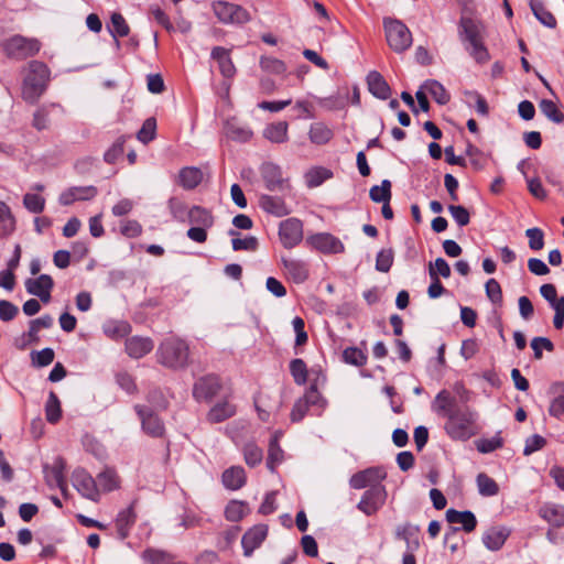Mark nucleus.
Returning <instances> with one entry per match:
<instances>
[{
  "label": "nucleus",
  "instance_id": "f257e3e1",
  "mask_svg": "<svg viewBox=\"0 0 564 564\" xmlns=\"http://www.w3.org/2000/svg\"><path fill=\"white\" fill-rule=\"evenodd\" d=\"M479 413L470 406H460L445 419L444 431L452 441L466 442L479 434Z\"/></svg>",
  "mask_w": 564,
  "mask_h": 564
},
{
  "label": "nucleus",
  "instance_id": "f03ea898",
  "mask_svg": "<svg viewBox=\"0 0 564 564\" xmlns=\"http://www.w3.org/2000/svg\"><path fill=\"white\" fill-rule=\"evenodd\" d=\"M50 78L51 70L45 63L31 61L28 64V74L22 84V98L28 104H36L46 90Z\"/></svg>",
  "mask_w": 564,
  "mask_h": 564
},
{
  "label": "nucleus",
  "instance_id": "7ed1b4c3",
  "mask_svg": "<svg viewBox=\"0 0 564 564\" xmlns=\"http://www.w3.org/2000/svg\"><path fill=\"white\" fill-rule=\"evenodd\" d=\"M189 348L185 340L177 337H167L159 346L158 361L171 369H182L188 362Z\"/></svg>",
  "mask_w": 564,
  "mask_h": 564
},
{
  "label": "nucleus",
  "instance_id": "20e7f679",
  "mask_svg": "<svg viewBox=\"0 0 564 564\" xmlns=\"http://www.w3.org/2000/svg\"><path fill=\"white\" fill-rule=\"evenodd\" d=\"M459 34L462 40L468 43L467 51L478 63L489 59L488 51L481 40V25L477 21L463 17L459 23Z\"/></svg>",
  "mask_w": 564,
  "mask_h": 564
},
{
  "label": "nucleus",
  "instance_id": "39448f33",
  "mask_svg": "<svg viewBox=\"0 0 564 564\" xmlns=\"http://www.w3.org/2000/svg\"><path fill=\"white\" fill-rule=\"evenodd\" d=\"M383 26L389 46L397 53L406 51L412 45V34L400 20L384 19Z\"/></svg>",
  "mask_w": 564,
  "mask_h": 564
},
{
  "label": "nucleus",
  "instance_id": "423d86ee",
  "mask_svg": "<svg viewBox=\"0 0 564 564\" xmlns=\"http://www.w3.org/2000/svg\"><path fill=\"white\" fill-rule=\"evenodd\" d=\"M6 55L18 61L34 56L41 48V43L33 37L13 35L2 43Z\"/></svg>",
  "mask_w": 564,
  "mask_h": 564
},
{
  "label": "nucleus",
  "instance_id": "0eeeda50",
  "mask_svg": "<svg viewBox=\"0 0 564 564\" xmlns=\"http://www.w3.org/2000/svg\"><path fill=\"white\" fill-rule=\"evenodd\" d=\"M212 10L223 24L242 25L251 20L250 13L243 7L228 1H213Z\"/></svg>",
  "mask_w": 564,
  "mask_h": 564
},
{
  "label": "nucleus",
  "instance_id": "6e6552de",
  "mask_svg": "<svg viewBox=\"0 0 564 564\" xmlns=\"http://www.w3.org/2000/svg\"><path fill=\"white\" fill-rule=\"evenodd\" d=\"M279 238L286 249L296 247L303 240V224L297 218H288L280 223Z\"/></svg>",
  "mask_w": 564,
  "mask_h": 564
},
{
  "label": "nucleus",
  "instance_id": "1a4fd4ad",
  "mask_svg": "<svg viewBox=\"0 0 564 564\" xmlns=\"http://www.w3.org/2000/svg\"><path fill=\"white\" fill-rule=\"evenodd\" d=\"M387 492L382 486H372L366 490L357 508L367 516L375 514L386 502Z\"/></svg>",
  "mask_w": 564,
  "mask_h": 564
},
{
  "label": "nucleus",
  "instance_id": "9d476101",
  "mask_svg": "<svg viewBox=\"0 0 564 564\" xmlns=\"http://www.w3.org/2000/svg\"><path fill=\"white\" fill-rule=\"evenodd\" d=\"M72 482L83 497L93 501L99 500V489L97 488L96 479H94L85 469H75L72 475Z\"/></svg>",
  "mask_w": 564,
  "mask_h": 564
},
{
  "label": "nucleus",
  "instance_id": "9b49d317",
  "mask_svg": "<svg viewBox=\"0 0 564 564\" xmlns=\"http://www.w3.org/2000/svg\"><path fill=\"white\" fill-rule=\"evenodd\" d=\"M221 383L217 376L208 375L199 378L193 388V397L197 401L212 400L220 390Z\"/></svg>",
  "mask_w": 564,
  "mask_h": 564
},
{
  "label": "nucleus",
  "instance_id": "f8f14e48",
  "mask_svg": "<svg viewBox=\"0 0 564 564\" xmlns=\"http://www.w3.org/2000/svg\"><path fill=\"white\" fill-rule=\"evenodd\" d=\"M134 409L141 420L142 429L148 435L161 437L164 434V424L158 414L143 405H135Z\"/></svg>",
  "mask_w": 564,
  "mask_h": 564
},
{
  "label": "nucleus",
  "instance_id": "ddd939ff",
  "mask_svg": "<svg viewBox=\"0 0 564 564\" xmlns=\"http://www.w3.org/2000/svg\"><path fill=\"white\" fill-rule=\"evenodd\" d=\"M306 242L323 253H340L345 249L337 237L327 232L312 235L306 239Z\"/></svg>",
  "mask_w": 564,
  "mask_h": 564
},
{
  "label": "nucleus",
  "instance_id": "4468645a",
  "mask_svg": "<svg viewBox=\"0 0 564 564\" xmlns=\"http://www.w3.org/2000/svg\"><path fill=\"white\" fill-rule=\"evenodd\" d=\"M281 262L289 280L296 284L304 283L308 279V263L301 259L282 257Z\"/></svg>",
  "mask_w": 564,
  "mask_h": 564
},
{
  "label": "nucleus",
  "instance_id": "2eb2a0df",
  "mask_svg": "<svg viewBox=\"0 0 564 564\" xmlns=\"http://www.w3.org/2000/svg\"><path fill=\"white\" fill-rule=\"evenodd\" d=\"M53 286L54 281L48 274H41L35 279H28L25 281L26 292L37 296L43 303L50 302Z\"/></svg>",
  "mask_w": 564,
  "mask_h": 564
},
{
  "label": "nucleus",
  "instance_id": "dca6fc26",
  "mask_svg": "<svg viewBox=\"0 0 564 564\" xmlns=\"http://www.w3.org/2000/svg\"><path fill=\"white\" fill-rule=\"evenodd\" d=\"M260 173L269 191H283L286 186V180L283 177L279 165L272 162H264L260 167Z\"/></svg>",
  "mask_w": 564,
  "mask_h": 564
},
{
  "label": "nucleus",
  "instance_id": "f3484780",
  "mask_svg": "<svg viewBox=\"0 0 564 564\" xmlns=\"http://www.w3.org/2000/svg\"><path fill=\"white\" fill-rule=\"evenodd\" d=\"M268 535V527L265 524H257L250 528L241 539L243 555L250 557L256 549H258Z\"/></svg>",
  "mask_w": 564,
  "mask_h": 564
},
{
  "label": "nucleus",
  "instance_id": "a211bd4d",
  "mask_svg": "<svg viewBox=\"0 0 564 564\" xmlns=\"http://www.w3.org/2000/svg\"><path fill=\"white\" fill-rule=\"evenodd\" d=\"M53 325L51 315H43L39 318L32 319L29 325L28 333L23 334L17 341V346L21 349L25 348L32 343L39 341V332L44 328H50Z\"/></svg>",
  "mask_w": 564,
  "mask_h": 564
},
{
  "label": "nucleus",
  "instance_id": "6ab92c4d",
  "mask_svg": "<svg viewBox=\"0 0 564 564\" xmlns=\"http://www.w3.org/2000/svg\"><path fill=\"white\" fill-rule=\"evenodd\" d=\"M96 195L95 186H74L61 193L58 202L63 206H68L77 200H89Z\"/></svg>",
  "mask_w": 564,
  "mask_h": 564
},
{
  "label": "nucleus",
  "instance_id": "aec40b11",
  "mask_svg": "<svg viewBox=\"0 0 564 564\" xmlns=\"http://www.w3.org/2000/svg\"><path fill=\"white\" fill-rule=\"evenodd\" d=\"M432 410L441 417H448L451 412L459 410L456 399L446 389L441 390L432 402Z\"/></svg>",
  "mask_w": 564,
  "mask_h": 564
},
{
  "label": "nucleus",
  "instance_id": "412c9836",
  "mask_svg": "<svg viewBox=\"0 0 564 564\" xmlns=\"http://www.w3.org/2000/svg\"><path fill=\"white\" fill-rule=\"evenodd\" d=\"M510 535V530L507 527H491L482 534V543L490 551L500 550L508 536Z\"/></svg>",
  "mask_w": 564,
  "mask_h": 564
},
{
  "label": "nucleus",
  "instance_id": "4be33fe9",
  "mask_svg": "<svg viewBox=\"0 0 564 564\" xmlns=\"http://www.w3.org/2000/svg\"><path fill=\"white\" fill-rule=\"evenodd\" d=\"M367 85L369 93L378 99L386 100L391 96V88L383 76L377 72L371 70L367 75Z\"/></svg>",
  "mask_w": 564,
  "mask_h": 564
},
{
  "label": "nucleus",
  "instance_id": "5701e85b",
  "mask_svg": "<svg viewBox=\"0 0 564 564\" xmlns=\"http://www.w3.org/2000/svg\"><path fill=\"white\" fill-rule=\"evenodd\" d=\"M539 516L553 528L564 527V506L545 502L539 509Z\"/></svg>",
  "mask_w": 564,
  "mask_h": 564
},
{
  "label": "nucleus",
  "instance_id": "b1692460",
  "mask_svg": "<svg viewBox=\"0 0 564 564\" xmlns=\"http://www.w3.org/2000/svg\"><path fill=\"white\" fill-rule=\"evenodd\" d=\"M260 207L268 214L275 217H283L291 213L284 199L279 196L261 195L259 198Z\"/></svg>",
  "mask_w": 564,
  "mask_h": 564
},
{
  "label": "nucleus",
  "instance_id": "393cba45",
  "mask_svg": "<svg viewBox=\"0 0 564 564\" xmlns=\"http://www.w3.org/2000/svg\"><path fill=\"white\" fill-rule=\"evenodd\" d=\"M153 341L149 337L133 336L126 340V351L134 359L142 358L153 349Z\"/></svg>",
  "mask_w": 564,
  "mask_h": 564
},
{
  "label": "nucleus",
  "instance_id": "a878e982",
  "mask_svg": "<svg viewBox=\"0 0 564 564\" xmlns=\"http://www.w3.org/2000/svg\"><path fill=\"white\" fill-rule=\"evenodd\" d=\"M445 516L448 523L460 524L465 532L474 531L477 525V519L469 510L458 511L455 509H448Z\"/></svg>",
  "mask_w": 564,
  "mask_h": 564
},
{
  "label": "nucleus",
  "instance_id": "bb28decb",
  "mask_svg": "<svg viewBox=\"0 0 564 564\" xmlns=\"http://www.w3.org/2000/svg\"><path fill=\"white\" fill-rule=\"evenodd\" d=\"M131 330V325L127 321L108 319L102 324L104 334L112 340H120L127 337Z\"/></svg>",
  "mask_w": 564,
  "mask_h": 564
},
{
  "label": "nucleus",
  "instance_id": "cd10ccee",
  "mask_svg": "<svg viewBox=\"0 0 564 564\" xmlns=\"http://www.w3.org/2000/svg\"><path fill=\"white\" fill-rule=\"evenodd\" d=\"M225 134L232 141L245 143L251 140L253 132L247 124H241L235 120H228L225 123Z\"/></svg>",
  "mask_w": 564,
  "mask_h": 564
},
{
  "label": "nucleus",
  "instance_id": "c85d7f7f",
  "mask_svg": "<svg viewBox=\"0 0 564 564\" xmlns=\"http://www.w3.org/2000/svg\"><path fill=\"white\" fill-rule=\"evenodd\" d=\"M223 485L229 490H238L246 484V473L241 466L227 468L221 476Z\"/></svg>",
  "mask_w": 564,
  "mask_h": 564
},
{
  "label": "nucleus",
  "instance_id": "c756f323",
  "mask_svg": "<svg viewBox=\"0 0 564 564\" xmlns=\"http://www.w3.org/2000/svg\"><path fill=\"white\" fill-rule=\"evenodd\" d=\"M420 528L410 522L400 524L395 529V538L405 541L409 549L414 550L420 545L419 541Z\"/></svg>",
  "mask_w": 564,
  "mask_h": 564
},
{
  "label": "nucleus",
  "instance_id": "7c9ffc66",
  "mask_svg": "<svg viewBox=\"0 0 564 564\" xmlns=\"http://www.w3.org/2000/svg\"><path fill=\"white\" fill-rule=\"evenodd\" d=\"M212 58L217 61L219 70L224 77L230 78L236 73V67L229 56V51L221 46H216L212 51Z\"/></svg>",
  "mask_w": 564,
  "mask_h": 564
},
{
  "label": "nucleus",
  "instance_id": "2f4dec72",
  "mask_svg": "<svg viewBox=\"0 0 564 564\" xmlns=\"http://www.w3.org/2000/svg\"><path fill=\"white\" fill-rule=\"evenodd\" d=\"M236 414V406L228 401L216 403L208 412L207 419L212 423L224 422Z\"/></svg>",
  "mask_w": 564,
  "mask_h": 564
},
{
  "label": "nucleus",
  "instance_id": "473e14b6",
  "mask_svg": "<svg viewBox=\"0 0 564 564\" xmlns=\"http://www.w3.org/2000/svg\"><path fill=\"white\" fill-rule=\"evenodd\" d=\"M135 513L132 506L121 510L116 519L117 533L121 540L129 535L131 527L134 524Z\"/></svg>",
  "mask_w": 564,
  "mask_h": 564
},
{
  "label": "nucleus",
  "instance_id": "72a5a7b5",
  "mask_svg": "<svg viewBox=\"0 0 564 564\" xmlns=\"http://www.w3.org/2000/svg\"><path fill=\"white\" fill-rule=\"evenodd\" d=\"M45 479L48 486L57 487L63 494L66 491L63 462H56L48 470L45 467Z\"/></svg>",
  "mask_w": 564,
  "mask_h": 564
},
{
  "label": "nucleus",
  "instance_id": "f704fd0d",
  "mask_svg": "<svg viewBox=\"0 0 564 564\" xmlns=\"http://www.w3.org/2000/svg\"><path fill=\"white\" fill-rule=\"evenodd\" d=\"M289 124L286 121L270 123L263 130V137L273 143H284L288 140Z\"/></svg>",
  "mask_w": 564,
  "mask_h": 564
},
{
  "label": "nucleus",
  "instance_id": "c9c22d12",
  "mask_svg": "<svg viewBox=\"0 0 564 564\" xmlns=\"http://www.w3.org/2000/svg\"><path fill=\"white\" fill-rule=\"evenodd\" d=\"M178 177H180V184L185 189H193L196 186H198L199 183L202 182L203 173L198 167L186 166L180 171Z\"/></svg>",
  "mask_w": 564,
  "mask_h": 564
},
{
  "label": "nucleus",
  "instance_id": "e433bc0d",
  "mask_svg": "<svg viewBox=\"0 0 564 564\" xmlns=\"http://www.w3.org/2000/svg\"><path fill=\"white\" fill-rule=\"evenodd\" d=\"M333 135L334 133L332 129H329L325 123L315 122L311 124L308 138L312 143L317 145L326 144L332 140Z\"/></svg>",
  "mask_w": 564,
  "mask_h": 564
},
{
  "label": "nucleus",
  "instance_id": "4c0bfd02",
  "mask_svg": "<svg viewBox=\"0 0 564 564\" xmlns=\"http://www.w3.org/2000/svg\"><path fill=\"white\" fill-rule=\"evenodd\" d=\"M191 224L198 226L210 228L214 225V217L209 210L203 208L200 206H193L188 210V219Z\"/></svg>",
  "mask_w": 564,
  "mask_h": 564
},
{
  "label": "nucleus",
  "instance_id": "58836bf2",
  "mask_svg": "<svg viewBox=\"0 0 564 564\" xmlns=\"http://www.w3.org/2000/svg\"><path fill=\"white\" fill-rule=\"evenodd\" d=\"M15 230V218L10 207L0 200V238L10 236Z\"/></svg>",
  "mask_w": 564,
  "mask_h": 564
},
{
  "label": "nucleus",
  "instance_id": "ea45409f",
  "mask_svg": "<svg viewBox=\"0 0 564 564\" xmlns=\"http://www.w3.org/2000/svg\"><path fill=\"white\" fill-rule=\"evenodd\" d=\"M422 88L429 93L438 105H446L451 99V96L445 87L437 80H425L422 85Z\"/></svg>",
  "mask_w": 564,
  "mask_h": 564
},
{
  "label": "nucleus",
  "instance_id": "a19ab883",
  "mask_svg": "<svg viewBox=\"0 0 564 564\" xmlns=\"http://www.w3.org/2000/svg\"><path fill=\"white\" fill-rule=\"evenodd\" d=\"M530 8L534 17L545 26L553 29L556 26V19L545 9L541 0H530Z\"/></svg>",
  "mask_w": 564,
  "mask_h": 564
},
{
  "label": "nucleus",
  "instance_id": "79ce46f5",
  "mask_svg": "<svg viewBox=\"0 0 564 564\" xmlns=\"http://www.w3.org/2000/svg\"><path fill=\"white\" fill-rule=\"evenodd\" d=\"M97 488L102 491H112L119 487V478L113 469L107 468L99 473L96 479Z\"/></svg>",
  "mask_w": 564,
  "mask_h": 564
},
{
  "label": "nucleus",
  "instance_id": "37998d69",
  "mask_svg": "<svg viewBox=\"0 0 564 564\" xmlns=\"http://www.w3.org/2000/svg\"><path fill=\"white\" fill-rule=\"evenodd\" d=\"M378 478L377 470L368 468L354 474L349 480V485L354 489H364Z\"/></svg>",
  "mask_w": 564,
  "mask_h": 564
},
{
  "label": "nucleus",
  "instance_id": "c03bdc74",
  "mask_svg": "<svg viewBox=\"0 0 564 564\" xmlns=\"http://www.w3.org/2000/svg\"><path fill=\"white\" fill-rule=\"evenodd\" d=\"M540 293L554 311L564 308V296H557V291L554 284L546 283L541 285Z\"/></svg>",
  "mask_w": 564,
  "mask_h": 564
},
{
  "label": "nucleus",
  "instance_id": "a18cd8bd",
  "mask_svg": "<svg viewBox=\"0 0 564 564\" xmlns=\"http://www.w3.org/2000/svg\"><path fill=\"white\" fill-rule=\"evenodd\" d=\"M249 511L248 505L243 501L232 500L225 509V517L228 521L238 522Z\"/></svg>",
  "mask_w": 564,
  "mask_h": 564
},
{
  "label": "nucleus",
  "instance_id": "49530a36",
  "mask_svg": "<svg viewBox=\"0 0 564 564\" xmlns=\"http://www.w3.org/2000/svg\"><path fill=\"white\" fill-rule=\"evenodd\" d=\"M107 28L115 39L127 36L130 31L126 19L118 12L111 14L110 24Z\"/></svg>",
  "mask_w": 564,
  "mask_h": 564
},
{
  "label": "nucleus",
  "instance_id": "de8ad7c7",
  "mask_svg": "<svg viewBox=\"0 0 564 564\" xmlns=\"http://www.w3.org/2000/svg\"><path fill=\"white\" fill-rule=\"evenodd\" d=\"M45 415L50 423H57L62 416L61 402L54 392H50L45 403Z\"/></svg>",
  "mask_w": 564,
  "mask_h": 564
},
{
  "label": "nucleus",
  "instance_id": "09e8293b",
  "mask_svg": "<svg viewBox=\"0 0 564 564\" xmlns=\"http://www.w3.org/2000/svg\"><path fill=\"white\" fill-rule=\"evenodd\" d=\"M370 199L375 203H390L391 199V182L383 180L381 185H375L369 191Z\"/></svg>",
  "mask_w": 564,
  "mask_h": 564
},
{
  "label": "nucleus",
  "instance_id": "8fccbe9b",
  "mask_svg": "<svg viewBox=\"0 0 564 564\" xmlns=\"http://www.w3.org/2000/svg\"><path fill=\"white\" fill-rule=\"evenodd\" d=\"M142 558L147 564H173V555L161 550L147 549L142 553Z\"/></svg>",
  "mask_w": 564,
  "mask_h": 564
},
{
  "label": "nucleus",
  "instance_id": "3c124183",
  "mask_svg": "<svg viewBox=\"0 0 564 564\" xmlns=\"http://www.w3.org/2000/svg\"><path fill=\"white\" fill-rule=\"evenodd\" d=\"M476 481H477L478 491L484 497L496 496L499 491V487H498L497 482L491 477H489L488 475H486L484 473H480L477 476Z\"/></svg>",
  "mask_w": 564,
  "mask_h": 564
},
{
  "label": "nucleus",
  "instance_id": "603ef678",
  "mask_svg": "<svg viewBox=\"0 0 564 564\" xmlns=\"http://www.w3.org/2000/svg\"><path fill=\"white\" fill-rule=\"evenodd\" d=\"M367 354L358 347H347L343 351V360L351 366L361 367L367 362Z\"/></svg>",
  "mask_w": 564,
  "mask_h": 564
},
{
  "label": "nucleus",
  "instance_id": "864d4df0",
  "mask_svg": "<svg viewBox=\"0 0 564 564\" xmlns=\"http://www.w3.org/2000/svg\"><path fill=\"white\" fill-rule=\"evenodd\" d=\"M476 448L481 454H489L503 446V440L500 433L490 438H479L475 442Z\"/></svg>",
  "mask_w": 564,
  "mask_h": 564
},
{
  "label": "nucleus",
  "instance_id": "5fc2aeb1",
  "mask_svg": "<svg viewBox=\"0 0 564 564\" xmlns=\"http://www.w3.org/2000/svg\"><path fill=\"white\" fill-rule=\"evenodd\" d=\"M290 372L294 379V382L299 386H303L307 381L308 370L306 364L300 359H293L290 362Z\"/></svg>",
  "mask_w": 564,
  "mask_h": 564
},
{
  "label": "nucleus",
  "instance_id": "6e6d98bb",
  "mask_svg": "<svg viewBox=\"0 0 564 564\" xmlns=\"http://www.w3.org/2000/svg\"><path fill=\"white\" fill-rule=\"evenodd\" d=\"M245 462L250 467H254L262 462V449L254 443H248L243 447Z\"/></svg>",
  "mask_w": 564,
  "mask_h": 564
},
{
  "label": "nucleus",
  "instance_id": "4d7b16f0",
  "mask_svg": "<svg viewBox=\"0 0 564 564\" xmlns=\"http://www.w3.org/2000/svg\"><path fill=\"white\" fill-rule=\"evenodd\" d=\"M542 113L555 123H561L564 120L563 113L560 112L554 101L550 99H542L540 102Z\"/></svg>",
  "mask_w": 564,
  "mask_h": 564
},
{
  "label": "nucleus",
  "instance_id": "13d9d810",
  "mask_svg": "<svg viewBox=\"0 0 564 564\" xmlns=\"http://www.w3.org/2000/svg\"><path fill=\"white\" fill-rule=\"evenodd\" d=\"M260 67L271 74H282L286 70L284 62L275 57L262 56L260 58Z\"/></svg>",
  "mask_w": 564,
  "mask_h": 564
},
{
  "label": "nucleus",
  "instance_id": "bf43d9fd",
  "mask_svg": "<svg viewBox=\"0 0 564 564\" xmlns=\"http://www.w3.org/2000/svg\"><path fill=\"white\" fill-rule=\"evenodd\" d=\"M393 259L392 249L380 250L376 257V270L384 273L389 272L393 264Z\"/></svg>",
  "mask_w": 564,
  "mask_h": 564
},
{
  "label": "nucleus",
  "instance_id": "052dcab7",
  "mask_svg": "<svg viewBox=\"0 0 564 564\" xmlns=\"http://www.w3.org/2000/svg\"><path fill=\"white\" fill-rule=\"evenodd\" d=\"M23 205L29 212L40 214L44 210L45 199L37 194L26 193L23 197Z\"/></svg>",
  "mask_w": 564,
  "mask_h": 564
},
{
  "label": "nucleus",
  "instance_id": "680f3d73",
  "mask_svg": "<svg viewBox=\"0 0 564 564\" xmlns=\"http://www.w3.org/2000/svg\"><path fill=\"white\" fill-rule=\"evenodd\" d=\"M284 452L280 447V444L269 443L267 467L274 471L276 466L283 460Z\"/></svg>",
  "mask_w": 564,
  "mask_h": 564
},
{
  "label": "nucleus",
  "instance_id": "e2e57ef3",
  "mask_svg": "<svg viewBox=\"0 0 564 564\" xmlns=\"http://www.w3.org/2000/svg\"><path fill=\"white\" fill-rule=\"evenodd\" d=\"M156 122L154 118H148L141 129L139 130L137 138L142 143L147 144L152 141L155 137Z\"/></svg>",
  "mask_w": 564,
  "mask_h": 564
},
{
  "label": "nucleus",
  "instance_id": "0e129e2a",
  "mask_svg": "<svg viewBox=\"0 0 564 564\" xmlns=\"http://www.w3.org/2000/svg\"><path fill=\"white\" fill-rule=\"evenodd\" d=\"M50 110L47 106L39 107L33 113L32 126L39 131L48 128L50 124Z\"/></svg>",
  "mask_w": 564,
  "mask_h": 564
},
{
  "label": "nucleus",
  "instance_id": "69168bd1",
  "mask_svg": "<svg viewBox=\"0 0 564 564\" xmlns=\"http://www.w3.org/2000/svg\"><path fill=\"white\" fill-rule=\"evenodd\" d=\"M126 137H119L113 144L105 152L104 159L107 163L113 164L122 154Z\"/></svg>",
  "mask_w": 564,
  "mask_h": 564
},
{
  "label": "nucleus",
  "instance_id": "338daca9",
  "mask_svg": "<svg viewBox=\"0 0 564 564\" xmlns=\"http://www.w3.org/2000/svg\"><path fill=\"white\" fill-rule=\"evenodd\" d=\"M54 350L52 348H44L40 351H33L31 354L32 364L36 367H46L54 360Z\"/></svg>",
  "mask_w": 564,
  "mask_h": 564
},
{
  "label": "nucleus",
  "instance_id": "774afa93",
  "mask_svg": "<svg viewBox=\"0 0 564 564\" xmlns=\"http://www.w3.org/2000/svg\"><path fill=\"white\" fill-rule=\"evenodd\" d=\"M169 208H170V212H171L173 218H175L176 220L185 221L186 219H188L187 207L180 199H177L175 197L170 198Z\"/></svg>",
  "mask_w": 564,
  "mask_h": 564
}]
</instances>
